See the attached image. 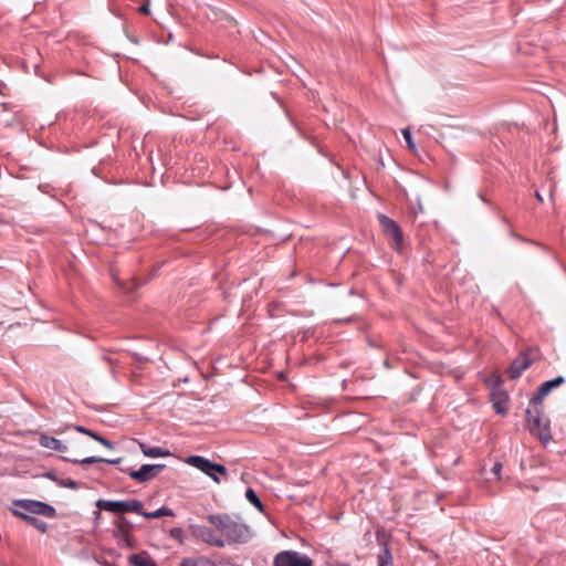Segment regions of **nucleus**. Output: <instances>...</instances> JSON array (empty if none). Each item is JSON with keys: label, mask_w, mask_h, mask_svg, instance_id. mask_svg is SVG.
I'll return each instance as SVG.
<instances>
[{"label": "nucleus", "mask_w": 566, "mask_h": 566, "mask_svg": "<svg viewBox=\"0 0 566 566\" xmlns=\"http://www.w3.org/2000/svg\"><path fill=\"white\" fill-rule=\"evenodd\" d=\"M526 410V420L530 431L536 434L544 443L552 439L549 422L543 415L542 405H531Z\"/></svg>", "instance_id": "f03ea898"}, {"label": "nucleus", "mask_w": 566, "mask_h": 566, "mask_svg": "<svg viewBox=\"0 0 566 566\" xmlns=\"http://www.w3.org/2000/svg\"><path fill=\"white\" fill-rule=\"evenodd\" d=\"M75 430H76V431H78V432H81V433H84V434H86V436H88V437H91V434L93 433V431H92V430H90V429H87V428H85V427H83V426H76V427H75Z\"/></svg>", "instance_id": "c85d7f7f"}, {"label": "nucleus", "mask_w": 566, "mask_h": 566, "mask_svg": "<svg viewBox=\"0 0 566 566\" xmlns=\"http://www.w3.org/2000/svg\"><path fill=\"white\" fill-rule=\"evenodd\" d=\"M138 514L146 518H159L163 516H172L174 515L172 511L165 506L159 507L158 510H156L154 512H145V511H143V507H142L140 512H138Z\"/></svg>", "instance_id": "6ab92c4d"}, {"label": "nucleus", "mask_w": 566, "mask_h": 566, "mask_svg": "<svg viewBox=\"0 0 566 566\" xmlns=\"http://www.w3.org/2000/svg\"><path fill=\"white\" fill-rule=\"evenodd\" d=\"M13 504L23 511L34 514V515H42L45 517H54L56 514L55 509L41 501H34V500H15Z\"/></svg>", "instance_id": "423d86ee"}, {"label": "nucleus", "mask_w": 566, "mask_h": 566, "mask_svg": "<svg viewBox=\"0 0 566 566\" xmlns=\"http://www.w3.org/2000/svg\"><path fill=\"white\" fill-rule=\"evenodd\" d=\"M104 359L109 363V364H113V359L109 357V356H104Z\"/></svg>", "instance_id": "2f4dec72"}, {"label": "nucleus", "mask_w": 566, "mask_h": 566, "mask_svg": "<svg viewBox=\"0 0 566 566\" xmlns=\"http://www.w3.org/2000/svg\"><path fill=\"white\" fill-rule=\"evenodd\" d=\"M189 530L193 537L201 539L203 543L210 546L218 548L226 547V543L221 536H219L214 530L206 525H191Z\"/></svg>", "instance_id": "0eeeda50"}, {"label": "nucleus", "mask_w": 566, "mask_h": 566, "mask_svg": "<svg viewBox=\"0 0 566 566\" xmlns=\"http://www.w3.org/2000/svg\"><path fill=\"white\" fill-rule=\"evenodd\" d=\"M139 448L143 454L148 458H165L170 455L168 450L160 447H150L144 442H139Z\"/></svg>", "instance_id": "2eb2a0df"}, {"label": "nucleus", "mask_w": 566, "mask_h": 566, "mask_svg": "<svg viewBox=\"0 0 566 566\" xmlns=\"http://www.w3.org/2000/svg\"><path fill=\"white\" fill-rule=\"evenodd\" d=\"M186 462L189 465L200 470L201 472L210 476L217 483L220 482L219 478L217 476V473L221 475L227 474V469L224 465L214 463L209 459H206L200 455H190L187 458Z\"/></svg>", "instance_id": "7ed1b4c3"}, {"label": "nucleus", "mask_w": 566, "mask_h": 566, "mask_svg": "<svg viewBox=\"0 0 566 566\" xmlns=\"http://www.w3.org/2000/svg\"><path fill=\"white\" fill-rule=\"evenodd\" d=\"M401 134L403 136V139L406 140V144L407 146L410 148V149H415L416 148V145L412 140V135H411V132H410V128H402L401 129Z\"/></svg>", "instance_id": "b1692460"}, {"label": "nucleus", "mask_w": 566, "mask_h": 566, "mask_svg": "<svg viewBox=\"0 0 566 566\" xmlns=\"http://www.w3.org/2000/svg\"><path fill=\"white\" fill-rule=\"evenodd\" d=\"M532 365V360L530 359L527 354H522L517 356L513 363L511 364L507 373L511 379H517L524 370H526Z\"/></svg>", "instance_id": "9b49d317"}, {"label": "nucleus", "mask_w": 566, "mask_h": 566, "mask_svg": "<svg viewBox=\"0 0 566 566\" xmlns=\"http://www.w3.org/2000/svg\"><path fill=\"white\" fill-rule=\"evenodd\" d=\"M245 497L249 501V503H251L260 512H263V510H264L263 503L261 502L260 497L258 496V494L255 493V491L253 489L249 488L247 490Z\"/></svg>", "instance_id": "aec40b11"}, {"label": "nucleus", "mask_w": 566, "mask_h": 566, "mask_svg": "<svg viewBox=\"0 0 566 566\" xmlns=\"http://www.w3.org/2000/svg\"><path fill=\"white\" fill-rule=\"evenodd\" d=\"M91 438L94 439L95 441L99 442L101 444H103L105 448H107L109 450L114 449L113 442H111L109 440L105 439L104 437H102L101 434H98L95 431H93V433L91 434Z\"/></svg>", "instance_id": "5701e85b"}, {"label": "nucleus", "mask_w": 566, "mask_h": 566, "mask_svg": "<svg viewBox=\"0 0 566 566\" xmlns=\"http://www.w3.org/2000/svg\"><path fill=\"white\" fill-rule=\"evenodd\" d=\"M377 539L382 546L381 552L378 555V566H392V556L387 542L380 538L379 533H377Z\"/></svg>", "instance_id": "dca6fc26"}, {"label": "nucleus", "mask_w": 566, "mask_h": 566, "mask_svg": "<svg viewBox=\"0 0 566 566\" xmlns=\"http://www.w3.org/2000/svg\"><path fill=\"white\" fill-rule=\"evenodd\" d=\"M13 514L15 516L21 517L29 525H31L35 530L40 531L41 533H45L46 532L48 524L44 521H42V520H40L38 517H34L33 515H30V514H27L24 512H21L19 510H13Z\"/></svg>", "instance_id": "4468645a"}, {"label": "nucleus", "mask_w": 566, "mask_h": 566, "mask_svg": "<svg viewBox=\"0 0 566 566\" xmlns=\"http://www.w3.org/2000/svg\"><path fill=\"white\" fill-rule=\"evenodd\" d=\"M493 406L497 413L505 415L507 412L509 396L504 389L490 392Z\"/></svg>", "instance_id": "f8f14e48"}, {"label": "nucleus", "mask_w": 566, "mask_h": 566, "mask_svg": "<svg viewBox=\"0 0 566 566\" xmlns=\"http://www.w3.org/2000/svg\"><path fill=\"white\" fill-rule=\"evenodd\" d=\"M122 461L120 458H117V459H105L104 458V461L105 463H109V464H118L119 462Z\"/></svg>", "instance_id": "c756f323"}, {"label": "nucleus", "mask_w": 566, "mask_h": 566, "mask_svg": "<svg viewBox=\"0 0 566 566\" xmlns=\"http://www.w3.org/2000/svg\"><path fill=\"white\" fill-rule=\"evenodd\" d=\"M377 218L384 234L392 241V248L397 251H401L403 234L398 223L384 213H378Z\"/></svg>", "instance_id": "20e7f679"}, {"label": "nucleus", "mask_w": 566, "mask_h": 566, "mask_svg": "<svg viewBox=\"0 0 566 566\" xmlns=\"http://www.w3.org/2000/svg\"><path fill=\"white\" fill-rule=\"evenodd\" d=\"M564 382V377L558 376L554 379H551L548 381L543 382L538 389L535 396L531 399V405H542L543 399L556 387L562 385Z\"/></svg>", "instance_id": "9d476101"}, {"label": "nucleus", "mask_w": 566, "mask_h": 566, "mask_svg": "<svg viewBox=\"0 0 566 566\" xmlns=\"http://www.w3.org/2000/svg\"><path fill=\"white\" fill-rule=\"evenodd\" d=\"M312 559L295 551H284L274 557L273 566H312Z\"/></svg>", "instance_id": "6e6552de"}, {"label": "nucleus", "mask_w": 566, "mask_h": 566, "mask_svg": "<svg viewBox=\"0 0 566 566\" xmlns=\"http://www.w3.org/2000/svg\"><path fill=\"white\" fill-rule=\"evenodd\" d=\"M138 12L142 14L150 13L149 0H146V2L138 8Z\"/></svg>", "instance_id": "bb28decb"}, {"label": "nucleus", "mask_w": 566, "mask_h": 566, "mask_svg": "<svg viewBox=\"0 0 566 566\" xmlns=\"http://www.w3.org/2000/svg\"><path fill=\"white\" fill-rule=\"evenodd\" d=\"M39 443L43 448H46V449H50V450H54V451H57V452H62L63 453V452L67 451V446L64 444L61 440H59V439H56L54 437L46 436V434H41L40 436Z\"/></svg>", "instance_id": "ddd939ff"}, {"label": "nucleus", "mask_w": 566, "mask_h": 566, "mask_svg": "<svg viewBox=\"0 0 566 566\" xmlns=\"http://www.w3.org/2000/svg\"><path fill=\"white\" fill-rule=\"evenodd\" d=\"M337 566H347V565H345V564H339V565H337Z\"/></svg>", "instance_id": "f704fd0d"}, {"label": "nucleus", "mask_w": 566, "mask_h": 566, "mask_svg": "<svg viewBox=\"0 0 566 566\" xmlns=\"http://www.w3.org/2000/svg\"><path fill=\"white\" fill-rule=\"evenodd\" d=\"M536 197H537L538 200H541V201L543 200V198H542V196H541V193L538 191H536Z\"/></svg>", "instance_id": "473e14b6"}, {"label": "nucleus", "mask_w": 566, "mask_h": 566, "mask_svg": "<svg viewBox=\"0 0 566 566\" xmlns=\"http://www.w3.org/2000/svg\"><path fill=\"white\" fill-rule=\"evenodd\" d=\"M170 536H171L172 538H176V539H178V541H180V542H181V541H182V536H184V532H182V530H181V528H179V527H175V528H172V530L170 531Z\"/></svg>", "instance_id": "a878e982"}, {"label": "nucleus", "mask_w": 566, "mask_h": 566, "mask_svg": "<svg viewBox=\"0 0 566 566\" xmlns=\"http://www.w3.org/2000/svg\"><path fill=\"white\" fill-rule=\"evenodd\" d=\"M166 468L165 464H143L138 470H133L128 472L130 479L137 481L138 483L148 482L159 475L161 471Z\"/></svg>", "instance_id": "1a4fd4ad"}, {"label": "nucleus", "mask_w": 566, "mask_h": 566, "mask_svg": "<svg viewBox=\"0 0 566 566\" xmlns=\"http://www.w3.org/2000/svg\"><path fill=\"white\" fill-rule=\"evenodd\" d=\"M129 563L134 566H158L147 552L130 555Z\"/></svg>", "instance_id": "f3484780"}, {"label": "nucleus", "mask_w": 566, "mask_h": 566, "mask_svg": "<svg viewBox=\"0 0 566 566\" xmlns=\"http://www.w3.org/2000/svg\"><path fill=\"white\" fill-rule=\"evenodd\" d=\"M376 165H377V169H376V171H377V174H380V172H381V169H384V168H385V164H384L382 159L377 160V164H376Z\"/></svg>", "instance_id": "7c9ffc66"}, {"label": "nucleus", "mask_w": 566, "mask_h": 566, "mask_svg": "<svg viewBox=\"0 0 566 566\" xmlns=\"http://www.w3.org/2000/svg\"><path fill=\"white\" fill-rule=\"evenodd\" d=\"M57 483L60 486H63L66 489H71V490L80 489V484L72 479H63V480H60Z\"/></svg>", "instance_id": "393cba45"}, {"label": "nucleus", "mask_w": 566, "mask_h": 566, "mask_svg": "<svg viewBox=\"0 0 566 566\" xmlns=\"http://www.w3.org/2000/svg\"><path fill=\"white\" fill-rule=\"evenodd\" d=\"M501 470H502V464H501L500 462H495V463H494V465H493V468H492V473H493L497 479H500V478H501V475H500Z\"/></svg>", "instance_id": "cd10ccee"}, {"label": "nucleus", "mask_w": 566, "mask_h": 566, "mask_svg": "<svg viewBox=\"0 0 566 566\" xmlns=\"http://www.w3.org/2000/svg\"><path fill=\"white\" fill-rule=\"evenodd\" d=\"M96 506L99 510L112 513L133 512L138 514V512H140L142 509V502L135 499L126 501H109L101 499L96 502Z\"/></svg>", "instance_id": "39448f33"}, {"label": "nucleus", "mask_w": 566, "mask_h": 566, "mask_svg": "<svg viewBox=\"0 0 566 566\" xmlns=\"http://www.w3.org/2000/svg\"><path fill=\"white\" fill-rule=\"evenodd\" d=\"M485 384H486L490 392L503 389V387H502L503 380H502L501 375L497 373H493V374L489 375L485 379Z\"/></svg>", "instance_id": "a211bd4d"}, {"label": "nucleus", "mask_w": 566, "mask_h": 566, "mask_svg": "<svg viewBox=\"0 0 566 566\" xmlns=\"http://www.w3.org/2000/svg\"><path fill=\"white\" fill-rule=\"evenodd\" d=\"M67 460L71 461V462H74V463H81V464L85 465V464H92V463L102 462V461H104V458H101V457H87V458H84L82 460H77V459H67Z\"/></svg>", "instance_id": "4be33fe9"}, {"label": "nucleus", "mask_w": 566, "mask_h": 566, "mask_svg": "<svg viewBox=\"0 0 566 566\" xmlns=\"http://www.w3.org/2000/svg\"><path fill=\"white\" fill-rule=\"evenodd\" d=\"M207 518L216 531L220 532L219 536L224 541L226 546L245 544L252 536L251 528L247 524L233 520L228 514H210Z\"/></svg>", "instance_id": "f257e3e1"}, {"label": "nucleus", "mask_w": 566, "mask_h": 566, "mask_svg": "<svg viewBox=\"0 0 566 566\" xmlns=\"http://www.w3.org/2000/svg\"><path fill=\"white\" fill-rule=\"evenodd\" d=\"M2 85L4 84L0 81V94H2Z\"/></svg>", "instance_id": "72a5a7b5"}, {"label": "nucleus", "mask_w": 566, "mask_h": 566, "mask_svg": "<svg viewBox=\"0 0 566 566\" xmlns=\"http://www.w3.org/2000/svg\"><path fill=\"white\" fill-rule=\"evenodd\" d=\"M180 566H210V563L205 558H185Z\"/></svg>", "instance_id": "412c9836"}]
</instances>
